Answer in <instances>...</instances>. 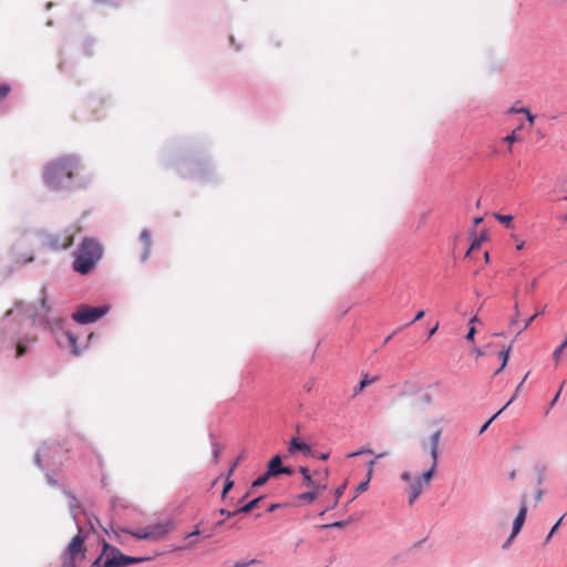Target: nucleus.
<instances>
[{
  "instance_id": "nucleus-49",
  "label": "nucleus",
  "mask_w": 567,
  "mask_h": 567,
  "mask_svg": "<svg viewBox=\"0 0 567 567\" xmlns=\"http://www.w3.org/2000/svg\"><path fill=\"white\" fill-rule=\"evenodd\" d=\"M199 534H200L199 529H198V528H196L194 532H192L190 534H188L186 537H193V536H197V535H199Z\"/></svg>"
},
{
  "instance_id": "nucleus-23",
  "label": "nucleus",
  "mask_w": 567,
  "mask_h": 567,
  "mask_svg": "<svg viewBox=\"0 0 567 567\" xmlns=\"http://www.w3.org/2000/svg\"><path fill=\"white\" fill-rule=\"evenodd\" d=\"M127 533L137 539H151V535H150V532H147V528L138 529L135 532H127Z\"/></svg>"
},
{
  "instance_id": "nucleus-56",
  "label": "nucleus",
  "mask_w": 567,
  "mask_h": 567,
  "mask_svg": "<svg viewBox=\"0 0 567 567\" xmlns=\"http://www.w3.org/2000/svg\"><path fill=\"white\" fill-rule=\"evenodd\" d=\"M328 457H329V454H327V453H322V454L319 456V458H320V460H322V461L327 460Z\"/></svg>"
},
{
  "instance_id": "nucleus-45",
  "label": "nucleus",
  "mask_w": 567,
  "mask_h": 567,
  "mask_svg": "<svg viewBox=\"0 0 567 567\" xmlns=\"http://www.w3.org/2000/svg\"><path fill=\"white\" fill-rule=\"evenodd\" d=\"M480 245H481V241H480V240H475V241H473V244L471 245L470 250H474V249L478 248V247H480Z\"/></svg>"
},
{
  "instance_id": "nucleus-10",
  "label": "nucleus",
  "mask_w": 567,
  "mask_h": 567,
  "mask_svg": "<svg viewBox=\"0 0 567 567\" xmlns=\"http://www.w3.org/2000/svg\"><path fill=\"white\" fill-rule=\"evenodd\" d=\"M146 528L147 532H150L151 539L156 540L168 534L174 528V524L171 520H167L151 525Z\"/></svg>"
},
{
  "instance_id": "nucleus-57",
  "label": "nucleus",
  "mask_w": 567,
  "mask_h": 567,
  "mask_svg": "<svg viewBox=\"0 0 567 567\" xmlns=\"http://www.w3.org/2000/svg\"><path fill=\"white\" fill-rule=\"evenodd\" d=\"M482 220H483V218H482V217H476V218L474 219V224H475V225H478L480 223H482Z\"/></svg>"
},
{
  "instance_id": "nucleus-59",
  "label": "nucleus",
  "mask_w": 567,
  "mask_h": 567,
  "mask_svg": "<svg viewBox=\"0 0 567 567\" xmlns=\"http://www.w3.org/2000/svg\"><path fill=\"white\" fill-rule=\"evenodd\" d=\"M560 391H561V389L558 391V393H557V394H556V396L554 398V400H553V403H551V404H554V403L558 400V396H559V394H560Z\"/></svg>"
},
{
  "instance_id": "nucleus-28",
  "label": "nucleus",
  "mask_w": 567,
  "mask_h": 567,
  "mask_svg": "<svg viewBox=\"0 0 567 567\" xmlns=\"http://www.w3.org/2000/svg\"><path fill=\"white\" fill-rule=\"evenodd\" d=\"M517 112H522L523 114L526 115L529 125L534 124L535 115H533L527 107H519V110Z\"/></svg>"
},
{
  "instance_id": "nucleus-62",
  "label": "nucleus",
  "mask_w": 567,
  "mask_h": 567,
  "mask_svg": "<svg viewBox=\"0 0 567 567\" xmlns=\"http://www.w3.org/2000/svg\"><path fill=\"white\" fill-rule=\"evenodd\" d=\"M194 546V543H189L188 545L185 546V548H192Z\"/></svg>"
},
{
  "instance_id": "nucleus-34",
  "label": "nucleus",
  "mask_w": 567,
  "mask_h": 567,
  "mask_svg": "<svg viewBox=\"0 0 567 567\" xmlns=\"http://www.w3.org/2000/svg\"><path fill=\"white\" fill-rule=\"evenodd\" d=\"M475 333H476V329H475V327H474V326H471V327H470V329H468V332H467V334H466V337H465V338H466V340H467V341H471V342H472V341H474Z\"/></svg>"
},
{
  "instance_id": "nucleus-51",
  "label": "nucleus",
  "mask_w": 567,
  "mask_h": 567,
  "mask_svg": "<svg viewBox=\"0 0 567 567\" xmlns=\"http://www.w3.org/2000/svg\"><path fill=\"white\" fill-rule=\"evenodd\" d=\"M524 246H525V243L522 240L517 244L516 248H517V250H522L524 248Z\"/></svg>"
},
{
  "instance_id": "nucleus-16",
  "label": "nucleus",
  "mask_w": 567,
  "mask_h": 567,
  "mask_svg": "<svg viewBox=\"0 0 567 567\" xmlns=\"http://www.w3.org/2000/svg\"><path fill=\"white\" fill-rule=\"evenodd\" d=\"M516 399V393L509 399V401L498 411L496 412L483 426L482 429L480 430V433L482 434L483 432H485L487 430V427L489 426V424L508 406L511 405L514 400Z\"/></svg>"
},
{
  "instance_id": "nucleus-31",
  "label": "nucleus",
  "mask_w": 567,
  "mask_h": 567,
  "mask_svg": "<svg viewBox=\"0 0 567 567\" xmlns=\"http://www.w3.org/2000/svg\"><path fill=\"white\" fill-rule=\"evenodd\" d=\"M544 310H539V311H536L534 315H532L530 318H528L524 324V327L519 330L518 333H520L522 331H524L525 329H527L529 327V324L535 320V318L537 316H539L540 313H543Z\"/></svg>"
},
{
  "instance_id": "nucleus-3",
  "label": "nucleus",
  "mask_w": 567,
  "mask_h": 567,
  "mask_svg": "<svg viewBox=\"0 0 567 567\" xmlns=\"http://www.w3.org/2000/svg\"><path fill=\"white\" fill-rule=\"evenodd\" d=\"M102 246L92 238H84L74 256L72 268L81 275L89 274L102 256Z\"/></svg>"
},
{
  "instance_id": "nucleus-58",
  "label": "nucleus",
  "mask_w": 567,
  "mask_h": 567,
  "mask_svg": "<svg viewBox=\"0 0 567 567\" xmlns=\"http://www.w3.org/2000/svg\"><path fill=\"white\" fill-rule=\"evenodd\" d=\"M517 295H518V287L515 288L514 290V293H513V298L516 300L517 298Z\"/></svg>"
},
{
  "instance_id": "nucleus-11",
  "label": "nucleus",
  "mask_w": 567,
  "mask_h": 567,
  "mask_svg": "<svg viewBox=\"0 0 567 567\" xmlns=\"http://www.w3.org/2000/svg\"><path fill=\"white\" fill-rule=\"evenodd\" d=\"M289 452L291 454H295L297 452H301L303 453L305 455H308L311 453V447L310 445L301 442L299 439L297 437H293L290 443H289Z\"/></svg>"
},
{
  "instance_id": "nucleus-4",
  "label": "nucleus",
  "mask_w": 567,
  "mask_h": 567,
  "mask_svg": "<svg viewBox=\"0 0 567 567\" xmlns=\"http://www.w3.org/2000/svg\"><path fill=\"white\" fill-rule=\"evenodd\" d=\"M150 559V557L127 556L123 554L117 547L103 540L102 551L93 560L90 567H126L132 564L148 561Z\"/></svg>"
},
{
  "instance_id": "nucleus-60",
  "label": "nucleus",
  "mask_w": 567,
  "mask_h": 567,
  "mask_svg": "<svg viewBox=\"0 0 567 567\" xmlns=\"http://www.w3.org/2000/svg\"><path fill=\"white\" fill-rule=\"evenodd\" d=\"M518 110H519V109L512 107V109L509 110V113H518V112H517Z\"/></svg>"
},
{
  "instance_id": "nucleus-5",
  "label": "nucleus",
  "mask_w": 567,
  "mask_h": 567,
  "mask_svg": "<svg viewBox=\"0 0 567 567\" xmlns=\"http://www.w3.org/2000/svg\"><path fill=\"white\" fill-rule=\"evenodd\" d=\"M91 532L79 528L78 534L71 539L64 553L63 567H80L86 558L85 540Z\"/></svg>"
},
{
  "instance_id": "nucleus-20",
  "label": "nucleus",
  "mask_w": 567,
  "mask_h": 567,
  "mask_svg": "<svg viewBox=\"0 0 567 567\" xmlns=\"http://www.w3.org/2000/svg\"><path fill=\"white\" fill-rule=\"evenodd\" d=\"M93 3L97 7L102 8H117L120 6V0H92Z\"/></svg>"
},
{
  "instance_id": "nucleus-7",
  "label": "nucleus",
  "mask_w": 567,
  "mask_h": 567,
  "mask_svg": "<svg viewBox=\"0 0 567 567\" xmlns=\"http://www.w3.org/2000/svg\"><path fill=\"white\" fill-rule=\"evenodd\" d=\"M79 229H66L63 234H48L43 244L54 250L66 249L73 245L74 235Z\"/></svg>"
},
{
  "instance_id": "nucleus-52",
  "label": "nucleus",
  "mask_w": 567,
  "mask_h": 567,
  "mask_svg": "<svg viewBox=\"0 0 567 567\" xmlns=\"http://www.w3.org/2000/svg\"><path fill=\"white\" fill-rule=\"evenodd\" d=\"M478 321V317L477 316H474L471 320H470V324L473 326L475 322Z\"/></svg>"
},
{
  "instance_id": "nucleus-64",
  "label": "nucleus",
  "mask_w": 567,
  "mask_h": 567,
  "mask_svg": "<svg viewBox=\"0 0 567 567\" xmlns=\"http://www.w3.org/2000/svg\"><path fill=\"white\" fill-rule=\"evenodd\" d=\"M11 313H12V310H8V311L6 312V317H9Z\"/></svg>"
},
{
  "instance_id": "nucleus-41",
  "label": "nucleus",
  "mask_w": 567,
  "mask_h": 567,
  "mask_svg": "<svg viewBox=\"0 0 567 567\" xmlns=\"http://www.w3.org/2000/svg\"><path fill=\"white\" fill-rule=\"evenodd\" d=\"M424 315H425L424 310H420V311L415 315L414 319L410 322V324H411V323H414V322H416V321H419V320H421V319L424 317ZM406 326H409V323H408Z\"/></svg>"
},
{
  "instance_id": "nucleus-35",
  "label": "nucleus",
  "mask_w": 567,
  "mask_h": 567,
  "mask_svg": "<svg viewBox=\"0 0 567 567\" xmlns=\"http://www.w3.org/2000/svg\"><path fill=\"white\" fill-rule=\"evenodd\" d=\"M536 287H537V279L534 278L532 280V282L529 284V286L526 288V293L532 295L534 292V290L536 289Z\"/></svg>"
},
{
  "instance_id": "nucleus-27",
  "label": "nucleus",
  "mask_w": 567,
  "mask_h": 567,
  "mask_svg": "<svg viewBox=\"0 0 567 567\" xmlns=\"http://www.w3.org/2000/svg\"><path fill=\"white\" fill-rule=\"evenodd\" d=\"M233 486H234V481L230 480V476H227V480H226V483H225V486H224L223 493H221L223 499L226 498L227 493L233 488Z\"/></svg>"
},
{
  "instance_id": "nucleus-13",
  "label": "nucleus",
  "mask_w": 567,
  "mask_h": 567,
  "mask_svg": "<svg viewBox=\"0 0 567 567\" xmlns=\"http://www.w3.org/2000/svg\"><path fill=\"white\" fill-rule=\"evenodd\" d=\"M380 377L379 375H374V377H370L369 374H364L362 380L359 382V384L357 386L353 388V393L352 395L353 396H358L362 393V391L370 384L379 381Z\"/></svg>"
},
{
  "instance_id": "nucleus-14",
  "label": "nucleus",
  "mask_w": 567,
  "mask_h": 567,
  "mask_svg": "<svg viewBox=\"0 0 567 567\" xmlns=\"http://www.w3.org/2000/svg\"><path fill=\"white\" fill-rule=\"evenodd\" d=\"M322 491L306 489L303 493L298 495V499L312 503L315 502Z\"/></svg>"
},
{
  "instance_id": "nucleus-44",
  "label": "nucleus",
  "mask_w": 567,
  "mask_h": 567,
  "mask_svg": "<svg viewBox=\"0 0 567 567\" xmlns=\"http://www.w3.org/2000/svg\"><path fill=\"white\" fill-rule=\"evenodd\" d=\"M561 520H563V517H560V518L558 519V522L553 526V528H551V530H550V535H553V534L557 530V528L559 527V525H560Z\"/></svg>"
},
{
  "instance_id": "nucleus-48",
  "label": "nucleus",
  "mask_w": 567,
  "mask_h": 567,
  "mask_svg": "<svg viewBox=\"0 0 567 567\" xmlns=\"http://www.w3.org/2000/svg\"><path fill=\"white\" fill-rule=\"evenodd\" d=\"M389 454H390V453H389L388 451H385V452H382V453L378 454L374 458H375V460H378V458H382V457L388 456Z\"/></svg>"
},
{
  "instance_id": "nucleus-26",
  "label": "nucleus",
  "mask_w": 567,
  "mask_h": 567,
  "mask_svg": "<svg viewBox=\"0 0 567 567\" xmlns=\"http://www.w3.org/2000/svg\"><path fill=\"white\" fill-rule=\"evenodd\" d=\"M221 450H223L221 446L217 442L213 443V462L215 464L218 463V461H219Z\"/></svg>"
},
{
  "instance_id": "nucleus-30",
  "label": "nucleus",
  "mask_w": 567,
  "mask_h": 567,
  "mask_svg": "<svg viewBox=\"0 0 567 567\" xmlns=\"http://www.w3.org/2000/svg\"><path fill=\"white\" fill-rule=\"evenodd\" d=\"M11 87L8 84L0 85V101L4 100L8 96Z\"/></svg>"
},
{
  "instance_id": "nucleus-37",
  "label": "nucleus",
  "mask_w": 567,
  "mask_h": 567,
  "mask_svg": "<svg viewBox=\"0 0 567 567\" xmlns=\"http://www.w3.org/2000/svg\"><path fill=\"white\" fill-rule=\"evenodd\" d=\"M346 489V485H341L336 489V502L334 505L338 503L339 498L343 495Z\"/></svg>"
},
{
  "instance_id": "nucleus-38",
  "label": "nucleus",
  "mask_w": 567,
  "mask_h": 567,
  "mask_svg": "<svg viewBox=\"0 0 567 567\" xmlns=\"http://www.w3.org/2000/svg\"><path fill=\"white\" fill-rule=\"evenodd\" d=\"M27 351L25 346L18 343L17 344V357H22Z\"/></svg>"
},
{
  "instance_id": "nucleus-17",
  "label": "nucleus",
  "mask_w": 567,
  "mask_h": 567,
  "mask_svg": "<svg viewBox=\"0 0 567 567\" xmlns=\"http://www.w3.org/2000/svg\"><path fill=\"white\" fill-rule=\"evenodd\" d=\"M511 351H512V343L507 348L502 349V351L499 352V358L502 359V364H501L499 369L496 370L495 374L499 373L506 367L508 359H509Z\"/></svg>"
},
{
  "instance_id": "nucleus-19",
  "label": "nucleus",
  "mask_w": 567,
  "mask_h": 567,
  "mask_svg": "<svg viewBox=\"0 0 567 567\" xmlns=\"http://www.w3.org/2000/svg\"><path fill=\"white\" fill-rule=\"evenodd\" d=\"M140 238L144 243V245H145V251H144L143 259H146L147 254L150 252V248H151V234H150V231L147 229H144L141 233V235H140Z\"/></svg>"
},
{
  "instance_id": "nucleus-36",
  "label": "nucleus",
  "mask_w": 567,
  "mask_h": 567,
  "mask_svg": "<svg viewBox=\"0 0 567 567\" xmlns=\"http://www.w3.org/2000/svg\"><path fill=\"white\" fill-rule=\"evenodd\" d=\"M365 453L372 454L373 452L371 450H369V449H362L360 451L352 452V453L348 454V457H354V456H358V455H361V454H365Z\"/></svg>"
},
{
  "instance_id": "nucleus-40",
  "label": "nucleus",
  "mask_w": 567,
  "mask_h": 567,
  "mask_svg": "<svg viewBox=\"0 0 567 567\" xmlns=\"http://www.w3.org/2000/svg\"><path fill=\"white\" fill-rule=\"evenodd\" d=\"M565 350L559 346L553 353V357L556 361H559L560 359V355L561 353L564 352Z\"/></svg>"
},
{
  "instance_id": "nucleus-25",
  "label": "nucleus",
  "mask_w": 567,
  "mask_h": 567,
  "mask_svg": "<svg viewBox=\"0 0 567 567\" xmlns=\"http://www.w3.org/2000/svg\"><path fill=\"white\" fill-rule=\"evenodd\" d=\"M370 481H371V478L367 477L365 481L361 482L357 486L354 497H357L359 494H361L368 489Z\"/></svg>"
},
{
  "instance_id": "nucleus-42",
  "label": "nucleus",
  "mask_w": 567,
  "mask_h": 567,
  "mask_svg": "<svg viewBox=\"0 0 567 567\" xmlns=\"http://www.w3.org/2000/svg\"><path fill=\"white\" fill-rule=\"evenodd\" d=\"M239 461H240V457H238V458H236V460L234 461V463L231 464V466H230V468H229V471H228V476H231V475H233V473H234V471L236 470V467H237V465H238Z\"/></svg>"
},
{
  "instance_id": "nucleus-50",
  "label": "nucleus",
  "mask_w": 567,
  "mask_h": 567,
  "mask_svg": "<svg viewBox=\"0 0 567 567\" xmlns=\"http://www.w3.org/2000/svg\"><path fill=\"white\" fill-rule=\"evenodd\" d=\"M437 328H439V324H436L434 328H432L429 332V336L432 337L436 332Z\"/></svg>"
},
{
  "instance_id": "nucleus-21",
  "label": "nucleus",
  "mask_w": 567,
  "mask_h": 567,
  "mask_svg": "<svg viewBox=\"0 0 567 567\" xmlns=\"http://www.w3.org/2000/svg\"><path fill=\"white\" fill-rule=\"evenodd\" d=\"M522 128H523V124L518 125V126H517V128H515L511 134H508V135L504 138V141H505L506 143H508V144H509V146H511L513 143H515V142L519 141V137H518V131H520Z\"/></svg>"
},
{
  "instance_id": "nucleus-8",
  "label": "nucleus",
  "mask_w": 567,
  "mask_h": 567,
  "mask_svg": "<svg viewBox=\"0 0 567 567\" xmlns=\"http://www.w3.org/2000/svg\"><path fill=\"white\" fill-rule=\"evenodd\" d=\"M109 311V307H90V306H81L78 310L72 315L73 320L79 323H91L103 317Z\"/></svg>"
},
{
  "instance_id": "nucleus-9",
  "label": "nucleus",
  "mask_w": 567,
  "mask_h": 567,
  "mask_svg": "<svg viewBox=\"0 0 567 567\" xmlns=\"http://www.w3.org/2000/svg\"><path fill=\"white\" fill-rule=\"evenodd\" d=\"M527 495L526 494H523L522 495V499H520V506H519V511H518V514L516 515L515 519H514V523H513V530H512V534L511 536L508 537V539L506 540V543L503 545L504 548H506L511 543L512 540L519 534V532L522 530L523 526H524V523L526 520V516H527Z\"/></svg>"
},
{
  "instance_id": "nucleus-55",
  "label": "nucleus",
  "mask_w": 567,
  "mask_h": 567,
  "mask_svg": "<svg viewBox=\"0 0 567 567\" xmlns=\"http://www.w3.org/2000/svg\"><path fill=\"white\" fill-rule=\"evenodd\" d=\"M33 260V256H29L25 259L22 260L23 264L30 262Z\"/></svg>"
},
{
  "instance_id": "nucleus-54",
  "label": "nucleus",
  "mask_w": 567,
  "mask_h": 567,
  "mask_svg": "<svg viewBox=\"0 0 567 567\" xmlns=\"http://www.w3.org/2000/svg\"><path fill=\"white\" fill-rule=\"evenodd\" d=\"M515 477H516V471H515V470H513V471L509 473V478L513 481V480H515Z\"/></svg>"
},
{
  "instance_id": "nucleus-53",
  "label": "nucleus",
  "mask_w": 567,
  "mask_h": 567,
  "mask_svg": "<svg viewBox=\"0 0 567 567\" xmlns=\"http://www.w3.org/2000/svg\"><path fill=\"white\" fill-rule=\"evenodd\" d=\"M473 351L476 353L477 357H481L484 354L481 349H474Z\"/></svg>"
},
{
  "instance_id": "nucleus-2",
  "label": "nucleus",
  "mask_w": 567,
  "mask_h": 567,
  "mask_svg": "<svg viewBox=\"0 0 567 567\" xmlns=\"http://www.w3.org/2000/svg\"><path fill=\"white\" fill-rule=\"evenodd\" d=\"M82 168L80 161L73 156L59 158L47 166L45 183L54 190L71 188L73 179L80 175Z\"/></svg>"
},
{
  "instance_id": "nucleus-33",
  "label": "nucleus",
  "mask_w": 567,
  "mask_h": 567,
  "mask_svg": "<svg viewBox=\"0 0 567 567\" xmlns=\"http://www.w3.org/2000/svg\"><path fill=\"white\" fill-rule=\"evenodd\" d=\"M375 463H377V460H375V458L371 460V461L368 463V473H367V477L372 478V475H373V467H374Z\"/></svg>"
},
{
  "instance_id": "nucleus-47",
  "label": "nucleus",
  "mask_w": 567,
  "mask_h": 567,
  "mask_svg": "<svg viewBox=\"0 0 567 567\" xmlns=\"http://www.w3.org/2000/svg\"><path fill=\"white\" fill-rule=\"evenodd\" d=\"M542 498H543V491H542V489H538V491L536 492V501H537V502H540V501H542Z\"/></svg>"
},
{
  "instance_id": "nucleus-12",
  "label": "nucleus",
  "mask_w": 567,
  "mask_h": 567,
  "mask_svg": "<svg viewBox=\"0 0 567 567\" xmlns=\"http://www.w3.org/2000/svg\"><path fill=\"white\" fill-rule=\"evenodd\" d=\"M282 460L280 455H275L267 465V473L271 477L280 475V470H282Z\"/></svg>"
},
{
  "instance_id": "nucleus-18",
  "label": "nucleus",
  "mask_w": 567,
  "mask_h": 567,
  "mask_svg": "<svg viewBox=\"0 0 567 567\" xmlns=\"http://www.w3.org/2000/svg\"><path fill=\"white\" fill-rule=\"evenodd\" d=\"M260 501H261V497H257V498L248 502L244 506L239 507L237 509V513H243V514L250 513L252 509H255L258 506Z\"/></svg>"
},
{
  "instance_id": "nucleus-61",
  "label": "nucleus",
  "mask_w": 567,
  "mask_h": 567,
  "mask_svg": "<svg viewBox=\"0 0 567 567\" xmlns=\"http://www.w3.org/2000/svg\"><path fill=\"white\" fill-rule=\"evenodd\" d=\"M484 258H485L486 261H488L489 260V254L485 252Z\"/></svg>"
},
{
  "instance_id": "nucleus-29",
  "label": "nucleus",
  "mask_w": 567,
  "mask_h": 567,
  "mask_svg": "<svg viewBox=\"0 0 567 567\" xmlns=\"http://www.w3.org/2000/svg\"><path fill=\"white\" fill-rule=\"evenodd\" d=\"M42 297H41V306H42V309L44 311V316L49 312L50 310V307H49V303H48V299L45 297V290L42 289Z\"/></svg>"
},
{
  "instance_id": "nucleus-24",
  "label": "nucleus",
  "mask_w": 567,
  "mask_h": 567,
  "mask_svg": "<svg viewBox=\"0 0 567 567\" xmlns=\"http://www.w3.org/2000/svg\"><path fill=\"white\" fill-rule=\"evenodd\" d=\"M494 217L506 227L512 226L513 217L511 215L494 214Z\"/></svg>"
},
{
  "instance_id": "nucleus-1",
  "label": "nucleus",
  "mask_w": 567,
  "mask_h": 567,
  "mask_svg": "<svg viewBox=\"0 0 567 567\" xmlns=\"http://www.w3.org/2000/svg\"><path fill=\"white\" fill-rule=\"evenodd\" d=\"M441 435L442 429H439L431 435L429 441L422 442L423 450H429L432 458L431 466L427 471H425L421 476L414 478L410 472L405 471L401 474L402 481L409 484L408 491L410 494V505L414 504L423 491L430 486L431 481L436 472Z\"/></svg>"
},
{
  "instance_id": "nucleus-63",
  "label": "nucleus",
  "mask_w": 567,
  "mask_h": 567,
  "mask_svg": "<svg viewBox=\"0 0 567 567\" xmlns=\"http://www.w3.org/2000/svg\"><path fill=\"white\" fill-rule=\"evenodd\" d=\"M394 333H395V331L385 339V342L390 341Z\"/></svg>"
},
{
  "instance_id": "nucleus-6",
  "label": "nucleus",
  "mask_w": 567,
  "mask_h": 567,
  "mask_svg": "<svg viewBox=\"0 0 567 567\" xmlns=\"http://www.w3.org/2000/svg\"><path fill=\"white\" fill-rule=\"evenodd\" d=\"M299 472L302 475L301 488L312 489V491H324L328 487L329 481V470H316L310 472L309 468L305 466L299 467Z\"/></svg>"
},
{
  "instance_id": "nucleus-46",
  "label": "nucleus",
  "mask_w": 567,
  "mask_h": 567,
  "mask_svg": "<svg viewBox=\"0 0 567 567\" xmlns=\"http://www.w3.org/2000/svg\"><path fill=\"white\" fill-rule=\"evenodd\" d=\"M341 526H343L342 522H336L333 524L326 525L324 527H341Z\"/></svg>"
},
{
  "instance_id": "nucleus-15",
  "label": "nucleus",
  "mask_w": 567,
  "mask_h": 567,
  "mask_svg": "<svg viewBox=\"0 0 567 567\" xmlns=\"http://www.w3.org/2000/svg\"><path fill=\"white\" fill-rule=\"evenodd\" d=\"M64 336L68 340V344L71 348V352L74 355H78L80 353L79 347H78V338L70 331H65Z\"/></svg>"
},
{
  "instance_id": "nucleus-32",
  "label": "nucleus",
  "mask_w": 567,
  "mask_h": 567,
  "mask_svg": "<svg viewBox=\"0 0 567 567\" xmlns=\"http://www.w3.org/2000/svg\"><path fill=\"white\" fill-rule=\"evenodd\" d=\"M514 311H515V315L514 317L511 319V324H516L517 321H518V317H519V307H518V302L515 301L514 302Z\"/></svg>"
},
{
  "instance_id": "nucleus-43",
  "label": "nucleus",
  "mask_w": 567,
  "mask_h": 567,
  "mask_svg": "<svg viewBox=\"0 0 567 567\" xmlns=\"http://www.w3.org/2000/svg\"><path fill=\"white\" fill-rule=\"evenodd\" d=\"M292 473H293L292 468H290L288 466H282V470H280V474L292 475Z\"/></svg>"
},
{
  "instance_id": "nucleus-22",
  "label": "nucleus",
  "mask_w": 567,
  "mask_h": 567,
  "mask_svg": "<svg viewBox=\"0 0 567 567\" xmlns=\"http://www.w3.org/2000/svg\"><path fill=\"white\" fill-rule=\"evenodd\" d=\"M271 476L268 475L267 471L252 482L251 487L257 488L264 486Z\"/></svg>"
},
{
  "instance_id": "nucleus-39",
  "label": "nucleus",
  "mask_w": 567,
  "mask_h": 567,
  "mask_svg": "<svg viewBox=\"0 0 567 567\" xmlns=\"http://www.w3.org/2000/svg\"><path fill=\"white\" fill-rule=\"evenodd\" d=\"M219 514H220V515H223V516H226V517H230V516L236 515V514H238V513H237V509H236V511H234V512H230V511H228V509L220 508V509H219Z\"/></svg>"
}]
</instances>
